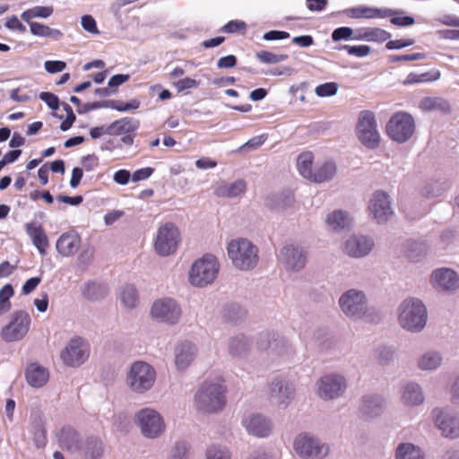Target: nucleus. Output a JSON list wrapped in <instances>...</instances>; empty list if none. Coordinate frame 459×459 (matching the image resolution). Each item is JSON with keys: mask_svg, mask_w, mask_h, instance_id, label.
Returning a JSON list of instances; mask_svg holds the SVG:
<instances>
[{"mask_svg": "<svg viewBox=\"0 0 459 459\" xmlns=\"http://www.w3.org/2000/svg\"><path fill=\"white\" fill-rule=\"evenodd\" d=\"M197 348L190 342H179L174 349V362L178 371H185L195 360Z\"/></svg>", "mask_w": 459, "mask_h": 459, "instance_id": "4be33fe9", "label": "nucleus"}, {"mask_svg": "<svg viewBox=\"0 0 459 459\" xmlns=\"http://www.w3.org/2000/svg\"><path fill=\"white\" fill-rule=\"evenodd\" d=\"M450 187V184L443 179L430 180L421 188V195L426 198L441 196Z\"/></svg>", "mask_w": 459, "mask_h": 459, "instance_id": "ea45409f", "label": "nucleus"}, {"mask_svg": "<svg viewBox=\"0 0 459 459\" xmlns=\"http://www.w3.org/2000/svg\"><path fill=\"white\" fill-rule=\"evenodd\" d=\"M81 247V237L75 232L62 234L56 241V250L62 256H72Z\"/></svg>", "mask_w": 459, "mask_h": 459, "instance_id": "a878e982", "label": "nucleus"}, {"mask_svg": "<svg viewBox=\"0 0 459 459\" xmlns=\"http://www.w3.org/2000/svg\"><path fill=\"white\" fill-rule=\"evenodd\" d=\"M94 257V248L91 247H84L79 256H78V264L80 267L85 269L88 265L92 262Z\"/></svg>", "mask_w": 459, "mask_h": 459, "instance_id": "13d9d810", "label": "nucleus"}, {"mask_svg": "<svg viewBox=\"0 0 459 459\" xmlns=\"http://www.w3.org/2000/svg\"><path fill=\"white\" fill-rule=\"evenodd\" d=\"M428 321L426 306L417 298L405 299L398 307V323L411 333L421 332Z\"/></svg>", "mask_w": 459, "mask_h": 459, "instance_id": "7ed1b4c3", "label": "nucleus"}, {"mask_svg": "<svg viewBox=\"0 0 459 459\" xmlns=\"http://www.w3.org/2000/svg\"><path fill=\"white\" fill-rule=\"evenodd\" d=\"M353 34V30L350 27H340L335 29L332 33V39L333 41H340L342 39H349Z\"/></svg>", "mask_w": 459, "mask_h": 459, "instance_id": "e2e57ef3", "label": "nucleus"}, {"mask_svg": "<svg viewBox=\"0 0 459 459\" xmlns=\"http://www.w3.org/2000/svg\"><path fill=\"white\" fill-rule=\"evenodd\" d=\"M416 125L413 117L399 111L394 113L386 124V134L394 142L404 143L409 141L415 133Z\"/></svg>", "mask_w": 459, "mask_h": 459, "instance_id": "1a4fd4ad", "label": "nucleus"}, {"mask_svg": "<svg viewBox=\"0 0 459 459\" xmlns=\"http://www.w3.org/2000/svg\"><path fill=\"white\" fill-rule=\"evenodd\" d=\"M279 260L286 270L298 272L307 264V252L299 247L287 245L281 249Z\"/></svg>", "mask_w": 459, "mask_h": 459, "instance_id": "6ab92c4d", "label": "nucleus"}, {"mask_svg": "<svg viewBox=\"0 0 459 459\" xmlns=\"http://www.w3.org/2000/svg\"><path fill=\"white\" fill-rule=\"evenodd\" d=\"M442 361L443 357L438 351H429L418 359L417 365L420 369L429 371L439 368Z\"/></svg>", "mask_w": 459, "mask_h": 459, "instance_id": "a19ab883", "label": "nucleus"}, {"mask_svg": "<svg viewBox=\"0 0 459 459\" xmlns=\"http://www.w3.org/2000/svg\"><path fill=\"white\" fill-rule=\"evenodd\" d=\"M356 133L360 143L367 148L375 149L379 145L380 135L373 112L363 110L359 113Z\"/></svg>", "mask_w": 459, "mask_h": 459, "instance_id": "9d476101", "label": "nucleus"}, {"mask_svg": "<svg viewBox=\"0 0 459 459\" xmlns=\"http://www.w3.org/2000/svg\"><path fill=\"white\" fill-rule=\"evenodd\" d=\"M39 99L41 100H43L50 109H52V110L58 109L59 99L54 93L43 91L39 94Z\"/></svg>", "mask_w": 459, "mask_h": 459, "instance_id": "052dcab7", "label": "nucleus"}, {"mask_svg": "<svg viewBox=\"0 0 459 459\" xmlns=\"http://www.w3.org/2000/svg\"><path fill=\"white\" fill-rule=\"evenodd\" d=\"M30 325V317L24 310L13 315L12 321L1 332L2 338L8 342L22 340L28 333Z\"/></svg>", "mask_w": 459, "mask_h": 459, "instance_id": "dca6fc26", "label": "nucleus"}, {"mask_svg": "<svg viewBox=\"0 0 459 459\" xmlns=\"http://www.w3.org/2000/svg\"><path fill=\"white\" fill-rule=\"evenodd\" d=\"M26 232L39 252L44 255L48 247V239L43 227L36 222L27 223Z\"/></svg>", "mask_w": 459, "mask_h": 459, "instance_id": "7c9ffc66", "label": "nucleus"}, {"mask_svg": "<svg viewBox=\"0 0 459 459\" xmlns=\"http://www.w3.org/2000/svg\"><path fill=\"white\" fill-rule=\"evenodd\" d=\"M293 448L303 459H325L331 452L328 443L308 432L300 433L295 437Z\"/></svg>", "mask_w": 459, "mask_h": 459, "instance_id": "0eeeda50", "label": "nucleus"}, {"mask_svg": "<svg viewBox=\"0 0 459 459\" xmlns=\"http://www.w3.org/2000/svg\"><path fill=\"white\" fill-rule=\"evenodd\" d=\"M83 296L91 301L103 299L108 294V288L95 282H89L82 290Z\"/></svg>", "mask_w": 459, "mask_h": 459, "instance_id": "49530a36", "label": "nucleus"}, {"mask_svg": "<svg viewBox=\"0 0 459 459\" xmlns=\"http://www.w3.org/2000/svg\"><path fill=\"white\" fill-rule=\"evenodd\" d=\"M251 340L243 333L231 336L228 341V351L233 358H244L250 351Z\"/></svg>", "mask_w": 459, "mask_h": 459, "instance_id": "c85d7f7f", "label": "nucleus"}, {"mask_svg": "<svg viewBox=\"0 0 459 459\" xmlns=\"http://www.w3.org/2000/svg\"><path fill=\"white\" fill-rule=\"evenodd\" d=\"M426 58L424 53H413L408 55H394L388 57L390 63L400 62V61H416Z\"/></svg>", "mask_w": 459, "mask_h": 459, "instance_id": "bf43d9fd", "label": "nucleus"}, {"mask_svg": "<svg viewBox=\"0 0 459 459\" xmlns=\"http://www.w3.org/2000/svg\"><path fill=\"white\" fill-rule=\"evenodd\" d=\"M247 184L244 179H238L230 184H220L214 187V195L218 197L233 198L245 193Z\"/></svg>", "mask_w": 459, "mask_h": 459, "instance_id": "72a5a7b5", "label": "nucleus"}, {"mask_svg": "<svg viewBox=\"0 0 459 459\" xmlns=\"http://www.w3.org/2000/svg\"><path fill=\"white\" fill-rule=\"evenodd\" d=\"M90 355L89 342L79 336L72 338L61 351L60 358L69 367H79L83 364Z\"/></svg>", "mask_w": 459, "mask_h": 459, "instance_id": "4468645a", "label": "nucleus"}, {"mask_svg": "<svg viewBox=\"0 0 459 459\" xmlns=\"http://www.w3.org/2000/svg\"><path fill=\"white\" fill-rule=\"evenodd\" d=\"M200 82L192 78H184L176 82V88L178 92L184 91L187 89L197 88Z\"/></svg>", "mask_w": 459, "mask_h": 459, "instance_id": "69168bd1", "label": "nucleus"}, {"mask_svg": "<svg viewBox=\"0 0 459 459\" xmlns=\"http://www.w3.org/2000/svg\"><path fill=\"white\" fill-rule=\"evenodd\" d=\"M432 279L437 286L443 290L454 291L459 288V277L452 269H437L432 273Z\"/></svg>", "mask_w": 459, "mask_h": 459, "instance_id": "5701e85b", "label": "nucleus"}, {"mask_svg": "<svg viewBox=\"0 0 459 459\" xmlns=\"http://www.w3.org/2000/svg\"><path fill=\"white\" fill-rule=\"evenodd\" d=\"M226 392V386L219 382H204L194 397L195 410L203 414H213L222 411L227 402Z\"/></svg>", "mask_w": 459, "mask_h": 459, "instance_id": "f03ea898", "label": "nucleus"}, {"mask_svg": "<svg viewBox=\"0 0 459 459\" xmlns=\"http://www.w3.org/2000/svg\"><path fill=\"white\" fill-rule=\"evenodd\" d=\"M276 336L277 333L274 332L261 333L256 341L257 349L259 351H269L271 352L273 342Z\"/></svg>", "mask_w": 459, "mask_h": 459, "instance_id": "3c124183", "label": "nucleus"}, {"mask_svg": "<svg viewBox=\"0 0 459 459\" xmlns=\"http://www.w3.org/2000/svg\"><path fill=\"white\" fill-rule=\"evenodd\" d=\"M339 50L345 49L347 50L348 54L351 56H355L358 57H364L369 55L371 51V48L367 45H360V46H349V45H343L338 48Z\"/></svg>", "mask_w": 459, "mask_h": 459, "instance_id": "4d7b16f0", "label": "nucleus"}, {"mask_svg": "<svg viewBox=\"0 0 459 459\" xmlns=\"http://www.w3.org/2000/svg\"><path fill=\"white\" fill-rule=\"evenodd\" d=\"M336 172V164L332 160H326L316 171H313L310 181L315 183L330 181L334 178Z\"/></svg>", "mask_w": 459, "mask_h": 459, "instance_id": "4c0bfd02", "label": "nucleus"}, {"mask_svg": "<svg viewBox=\"0 0 459 459\" xmlns=\"http://www.w3.org/2000/svg\"><path fill=\"white\" fill-rule=\"evenodd\" d=\"M140 127L139 120L133 117H123L108 126V135L117 136L132 134Z\"/></svg>", "mask_w": 459, "mask_h": 459, "instance_id": "2f4dec72", "label": "nucleus"}, {"mask_svg": "<svg viewBox=\"0 0 459 459\" xmlns=\"http://www.w3.org/2000/svg\"><path fill=\"white\" fill-rule=\"evenodd\" d=\"M431 417L443 437L450 439L459 437V412L448 407H436L431 411Z\"/></svg>", "mask_w": 459, "mask_h": 459, "instance_id": "9b49d317", "label": "nucleus"}, {"mask_svg": "<svg viewBox=\"0 0 459 459\" xmlns=\"http://www.w3.org/2000/svg\"><path fill=\"white\" fill-rule=\"evenodd\" d=\"M101 108H108V100H102V101H95L91 103H85L78 108L77 112L79 114H85L91 110Z\"/></svg>", "mask_w": 459, "mask_h": 459, "instance_id": "0e129e2a", "label": "nucleus"}, {"mask_svg": "<svg viewBox=\"0 0 459 459\" xmlns=\"http://www.w3.org/2000/svg\"><path fill=\"white\" fill-rule=\"evenodd\" d=\"M424 394L420 385L415 382H410L403 386L402 401L407 406H417L424 402Z\"/></svg>", "mask_w": 459, "mask_h": 459, "instance_id": "473e14b6", "label": "nucleus"}, {"mask_svg": "<svg viewBox=\"0 0 459 459\" xmlns=\"http://www.w3.org/2000/svg\"><path fill=\"white\" fill-rule=\"evenodd\" d=\"M120 299L126 308L133 309L136 307L139 303L136 288L133 284L125 285L120 292Z\"/></svg>", "mask_w": 459, "mask_h": 459, "instance_id": "37998d69", "label": "nucleus"}, {"mask_svg": "<svg viewBox=\"0 0 459 459\" xmlns=\"http://www.w3.org/2000/svg\"><path fill=\"white\" fill-rule=\"evenodd\" d=\"M220 270L217 258L212 254H205L195 261L189 271V282L192 286L204 288L212 284Z\"/></svg>", "mask_w": 459, "mask_h": 459, "instance_id": "423d86ee", "label": "nucleus"}, {"mask_svg": "<svg viewBox=\"0 0 459 459\" xmlns=\"http://www.w3.org/2000/svg\"><path fill=\"white\" fill-rule=\"evenodd\" d=\"M227 250L232 264L238 270L249 271L258 264V248L247 238L231 240L228 244Z\"/></svg>", "mask_w": 459, "mask_h": 459, "instance_id": "20e7f679", "label": "nucleus"}, {"mask_svg": "<svg viewBox=\"0 0 459 459\" xmlns=\"http://www.w3.org/2000/svg\"><path fill=\"white\" fill-rule=\"evenodd\" d=\"M368 211L378 224L386 222L394 214L389 195L384 191H376L369 201Z\"/></svg>", "mask_w": 459, "mask_h": 459, "instance_id": "a211bd4d", "label": "nucleus"}, {"mask_svg": "<svg viewBox=\"0 0 459 459\" xmlns=\"http://www.w3.org/2000/svg\"><path fill=\"white\" fill-rule=\"evenodd\" d=\"M243 425L248 433L256 437H266L271 431V423L260 414H252L243 420Z\"/></svg>", "mask_w": 459, "mask_h": 459, "instance_id": "bb28decb", "label": "nucleus"}, {"mask_svg": "<svg viewBox=\"0 0 459 459\" xmlns=\"http://www.w3.org/2000/svg\"><path fill=\"white\" fill-rule=\"evenodd\" d=\"M247 29V24L242 21H230L228 23H226L222 28L221 31L225 33H235L238 31L242 30L245 32Z\"/></svg>", "mask_w": 459, "mask_h": 459, "instance_id": "680f3d73", "label": "nucleus"}, {"mask_svg": "<svg viewBox=\"0 0 459 459\" xmlns=\"http://www.w3.org/2000/svg\"><path fill=\"white\" fill-rule=\"evenodd\" d=\"M205 459H231V454L224 447L213 446L206 450Z\"/></svg>", "mask_w": 459, "mask_h": 459, "instance_id": "6e6d98bb", "label": "nucleus"}, {"mask_svg": "<svg viewBox=\"0 0 459 459\" xmlns=\"http://www.w3.org/2000/svg\"><path fill=\"white\" fill-rule=\"evenodd\" d=\"M190 445L186 441H177L169 449L167 459H188Z\"/></svg>", "mask_w": 459, "mask_h": 459, "instance_id": "8fccbe9b", "label": "nucleus"}, {"mask_svg": "<svg viewBox=\"0 0 459 459\" xmlns=\"http://www.w3.org/2000/svg\"><path fill=\"white\" fill-rule=\"evenodd\" d=\"M104 446L102 441L96 437H87L82 442V451L77 455L85 459H99L102 456Z\"/></svg>", "mask_w": 459, "mask_h": 459, "instance_id": "f704fd0d", "label": "nucleus"}, {"mask_svg": "<svg viewBox=\"0 0 459 459\" xmlns=\"http://www.w3.org/2000/svg\"><path fill=\"white\" fill-rule=\"evenodd\" d=\"M82 26L83 30H85L86 31H88L90 33H92V34L99 33V30L97 28L96 22L93 19V17L91 15L86 14L82 17Z\"/></svg>", "mask_w": 459, "mask_h": 459, "instance_id": "338daca9", "label": "nucleus"}, {"mask_svg": "<svg viewBox=\"0 0 459 459\" xmlns=\"http://www.w3.org/2000/svg\"><path fill=\"white\" fill-rule=\"evenodd\" d=\"M156 380V371L144 361L134 362L126 374L127 387L135 394H143L151 390Z\"/></svg>", "mask_w": 459, "mask_h": 459, "instance_id": "39448f33", "label": "nucleus"}, {"mask_svg": "<svg viewBox=\"0 0 459 459\" xmlns=\"http://www.w3.org/2000/svg\"><path fill=\"white\" fill-rule=\"evenodd\" d=\"M181 307L170 298L157 299L151 307V316L156 321L168 325L177 324L181 317Z\"/></svg>", "mask_w": 459, "mask_h": 459, "instance_id": "2eb2a0df", "label": "nucleus"}, {"mask_svg": "<svg viewBox=\"0 0 459 459\" xmlns=\"http://www.w3.org/2000/svg\"><path fill=\"white\" fill-rule=\"evenodd\" d=\"M316 394L322 400L329 401L341 397L346 388L345 377L339 374H327L321 377L316 383Z\"/></svg>", "mask_w": 459, "mask_h": 459, "instance_id": "ddd939ff", "label": "nucleus"}, {"mask_svg": "<svg viewBox=\"0 0 459 459\" xmlns=\"http://www.w3.org/2000/svg\"><path fill=\"white\" fill-rule=\"evenodd\" d=\"M28 384L35 388L44 386L49 378L48 370L38 363L30 364L25 371Z\"/></svg>", "mask_w": 459, "mask_h": 459, "instance_id": "c756f323", "label": "nucleus"}, {"mask_svg": "<svg viewBox=\"0 0 459 459\" xmlns=\"http://www.w3.org/2000/svg\"><path fill=\"white\" fill-rule=\"evenodd\" d=\"M60 446L70 452L77 455L82 451V441L78 432L70 426L62 428L58 435Z\"/></svg>", "mask_w": 459, "mask_h": 459, "instance_id": "cd10ccee", "label": "nucleus"}, {"mask_svg": "<svg viewBox=\"0 0 459 459\" xmlns=\"http://www.w3.org/2000/svg\"><path fill=\"white\" fill-rule=\"evenodd\" d=\"M392 37L391 33L380 28H369L362 34H359L356 39H365L374 42H384Z\"/></svg>", "mask_w": 459, "mask_h": 459, "instance_id": "a18cd8bd", "label": "nucleus"}, {"mask_svg": "<svg viewBox=\"0 0 459 459\" xmlns=\"http://www.w3.org/2000/svg\"><path fill=\"white\" fill-rule=\"evenodd\" d=\"M351 218L346 212L342 210L334 211L326 218V223L333 230H340L349 228L351 225Z\"/></svg>", "mask_w": 459, "mask_h": 459, "instance_id": "79ce46f5", "label": "nucleus"}, {"mask_svg": "<svg viewBox=\"0 0 459 459\" xmlns=\"http://www.w3.org/2000/svg\"><path fill=\"white\" fill-rule=\"evenodd\" d=\"M338 303L342 312L349 318L363 319L373 324L382 319L377 309L368 306V299L363 290L350 289L340 296Z\"/></svg>", "mask_w": 459, "mask_h": 459, "instance_id": "f257e3e1", "label": "nucleus"}, {"mask_svg": "<svg viewBox=\"0 0 459 459\" xmlns=\"http://www.w3.org/2000/svg\"><path fill=\"white\" fill-rule=\"evenodd\" d=\"M295 353L292 343L284 336L277 333L273 342L271 354L275 357L287 358Z\"/></svg>", "mask_w": 459, "mask_h": 459, "instance_id": "58836bf2", "label": "nucleus"}, {"mask_svg": "<svg viewBox=\"0 0 459 459\" xmlns=\"http://www.w3.org/2000/svg\"><path fill=\"white\" fill-rule=\"evenodd\" d=\"M295 393V385L291 381L280 377L273 378L268 385L270 400L283 407H287L294 399Z\"/></svg>", "mask_w": 459, "mask_h": 459, "instance_id": "f3484780", "label": "nucleus"}, {"mask_svg": "<svg viewBox=\"0 0 459 459\" xmlns=\"http://www.w3.org/2000/svg\"><path fill=\"white\" fill-rule=\"evenodd\" d=\"M374 246L372 238L363 235H352L345 241L343 251L351 257L360 258L368 255Z\"/></svg>", "mask_w": 459, "mask_h": 459, "instance_id": "aec40b11", "label": "nucleus"}, {"mask_svg": "<svg viewBox=\"0 0 459 459\" xmlns=\"http://www.w3.org/2000/svg\"><path fill=\"white\" fill-rule=\"evenodd\" d=\"M313 153L310 152H305L300 153L297 159V168L300 175L307 178L311 179L313 169Z\"/></svg>", "mask_w": 459, "mask_h": 459, "instance_id": "c03bdc74", "label": "nucleus"}, {"mask_svg": "<svg viewBox=\"0 0 459 459\" xmlns=\"http://www.w3.org/2000/svg\"><path fill=\"white\" fill-rule=\"evenodd\" d=\"M134 422L139 427L141 434L149 439L160 437L166 429L163 417L152 408H143L137 411Z\"/></svg>", "mask_w": 459, "mask_h": 459, "instance_id": "6e6552de", "label": "nucleus"}, {"mask_svg": "<svg viewBox=\"0 0 459 459\" xmlns=\"http://www.w3.org/2000/svg\"><path fill=\"white\" fill-rule=\"evenodd\" d=\"M295 203V197L291 191L285 190L281 193L270 194L264 198V205L276 212L284 211L291 207Z\"/></svg>", "mask_w": 459, "mask_h": 459, "instance_id": "393cba45", "label": "nucleus"}, {"mask_svg": "<svg viewBox=\"0 0 459 459\" xmlns=\"http://www.w3.org/2000/svg\"><path fill=\"white\" fill-rule=\"evenodd\" d=\"M419 107L427 112L437 111L442 114L452 112L450 102L442 97H425L420 101Z\"/></svg>", "mask_w": 459, "mask_h": 459, "instance_id": "c9c22d12", "label": "nucleus"}, {"mask_svg": "<svg viewBox=\"0 0 459 459\" xmlns=\"http://www.w3.org/2000/svg\"><path fill=\"white\" fill-rule=\"evenodd\" d=\"M139 107L140 101L137 100H133L130 102L108 100V108L116 109L120 112L137 109Z\"/></svg>", "mask_w": 459, "mask_h": 459, "instance_id": "864d4df0", "label": "nucleus"}, {"mask_svg": "<svg viewBox=\"0 0 459 459\" xmlns=\"http://www.w3.org/2000/svg\"><path fill=\"white\" fill-rule=\"evenodd\" d=\"M45 69L49 74H56L62 72L65 69L66 64L63 61H46L44 64Z\"/></svg>", "mask_w": 459, "mask_h": 459, "instance_id": "774afa93", "label": "nucleus"}, {"mask_svg": "<svg viewBox=\"0 0 459 459\" xmlns=\"http://www.w3.org/2000/svg\"><path fill=\"white\" fill-rule=\"evenodd\" d=\"M385 405L384 397L378 394H367L361 399L359 410L367 418H375L382 414Z\"/></svg>", "mask_w": 459, "mask_h": 459, "instance_id": "b1692460", "label": "nucleus"}, {"mask_svg": "<svg viewBox=\"0 0 459 459\" xmlns=\"http://www.w3.org/2000/svg\"><path fill=\"white\" fill-rule=\"evenodd\" d=\"M338 84L336 82H325L316 87L315 92L318 97H331L337 93Z\"/></svg>", "mask_w": 459, "mask_h": 459, "instance_id": "5fc2aeb1", "label": "nucleus"}, {"mask_svg": "<svg viewBox=\"0 0 459 459\" xmlns=\"http://www.w3.org/2000/svg\"><path fill=\"white\" fill-rule=\"evenodd\" d=\"M54 13V8L53 6H34L30 9H28L26 11H24L22 15H21V18L27 22H30V21L33 18H48L49 16H51Z\"/></svg>", "mask_w": 459, "mask_h": 459, "instance_id": "de8ad7c7", "label": "nucleus"}, {"mask_svg": "<svg viewBox=\"0 0 459 459\" xmlns=\"http://www.w3.org/2000/svg\"><path fill=\"white\" fill-rule=\"evenodd\" d=\"M179 240L178 229L172 222H167L158 229L154 249L159 255L168 256L176 252Z\"/></svg>", "mask_w": 459, "mask_h": 459, "instance_id": "f8f14e48", "label": "nucleus"}, {"mask_svg": "<svg viewBox=\"0 0 459 459\" xmlns=\"http://www.w3.org/2000/svg\"><path fill=\"white\" fill-rule=\"evenodd\" d=\"M394 459H425V455L419 446L403 442L395 448Z\"/></svg>", "mask_w": 459, "mask_h": 459, "instance_id": "e433bc0d", "label": "nucleus"}, {"mask_svg": "<svg viewBox=\"0 0 459 459\" xmlns=\"http://www.w3.org/2000/svg\"><path fill=\"white\" fill-rule=\"evenodd\" d=\"M343 13L350 18L353 19H373L376 17L386 18L402 13L400 10L391 8H376L368 6H358L349 8L343 11Z\"/></svg>", "mask_w": 459, "mask_h": 459, "instance_id": "412c9836", "label": "nucleus"}, {"mask_svg": "<svg viewBox=\"0 0 459 459\" xmlns=\"http://www.w3.org/2000/svg\"><path fill=\"white\" fill-rule=\"evenodd\" d=\"M246 317V311L238 304L227 305L223 309V318L230 323H238Z\"/></svg>", "mask_w": 459, "mask_h": 459, "instance_id": "09e8293b", "label": "nucleus"}, {"mask_svg": "<svg viewBox=\"0 0 459 459\" xmlns=\"http://www.w3.org/2000/svg\"><path fill=\"white\" fill-rule=\"evenodd\" d=\"M255 56L260 62L264 64H277L288 58V55L286 54L277 55L265 50L257 52Z\"/></svg>", "mask_w": 459, "mask_h": 459, "instance_id": "603ef678", "label": "nucleus"}]
</instances>
